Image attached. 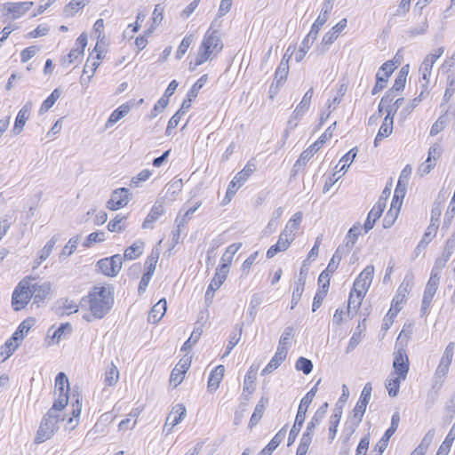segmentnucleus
<instances>
[{
  "label": "nucleus",
  "mask_w": 455,
  "mask_h": 455,
  "mask_svg": "<svg viewBox=\"0 0 455 455\" xmlns=\"http://www.w3.org/2000/svg\"><path fill=\"white\" fill-rule=\"evenodd\" d=\"M114 304V291L111 286H95L80 300L82 310L87 311L83 318L87 322L102 319Z\"/></svg>",
  "instance_id": "f257e3e1"
},
{
  "label": "nucleus",
  "mask_w": 455,
  "mask_h": 455,
  "mask_svg": "<svg viewBox=\"0 0 455 455\" xmlns=\"http://www.w3.org/2000/svg\"><path fill=\"white\" fill-rule=\"evenodd\" d=\"M222 43L217 31H207L199 48L195 62L191 61L189 69L194 71L197 66L207 61L212 54L216 55L222 50Z\"/></svg>",
  "instance_id": "f03ea898"
},
{
  "label": "nucleus",
  "mask_w": 455,
  "mask_h": 455,
  "mask_svg": "<svg viewBox=\"0 0 455 455\" xmlns=\"http://www.w3.org/2000/svg\"><path fill=\"white\" fill-rule=\"evenodd\" d=\"M61 409H54L52 406L46 415L44 417L36 435L35 437V443H42L50 439L59 428V422L63 420L60 411Z\"/></svg>",
  "instance_id": "7ed1b4c3"
},
{
  "label": "nucleus",
  "mask_w": 455,
  "mask_h": 455,
  "mask_svg": "<svg viewBox=\"0 0 455 455\" xmlns=\"http://www.w3.org/2000/svg\"><path fill=\"white\" fill-rule=\"evenodd\" d=\"M317 383H319V381ZM317 385L318 384L313 387L300 401L294 424L289 434L288 446L291 445L295 442L299 433L300 432L309 404L312 403L317 392Z\"/></svg>",
  "instance_id": "20e7f679"
},
{
  "label": "nucleus",
  "mask_w": 455,
  "mask_h": 455,
  "mask_svg": "<svg viewBox=\"0 0 455 455\" xmlns=\"http://www.w3.org/2000/svg\"><path fill=\"white\" fill-rule=\"evenodd\" d=\"M372 387L370 382L366 383L361 392L359 400L353 410V415L347 421V426L350 428V433L353 434L359 424L362 422L365 413L367 405L371 396Z\"/></svg>",
  "instance_id": "39448f33"
},
{
  "label": "nucleus",
  "mask_w": 455,
  "mask_h": 455,
  "mask_svg": "<svg viewBox=\"0 0 455 455\" xmlns=\"http://www.w3.org/2000/svg\"><path fill=\"white\" fill-rule=\"evenodd\" d=\"M33 293L29 290V276L23 278L15 287L12 296V306L15 311H20L29 303Z\"/></svg>",
  "instance_id": "423d86ee"
},
{
  "label": "nucleus",
  "mask_w": 455,
  "mask_h": 455,
  "mask_svg": "<svg viewBox=\"0 0 455 455\" xmlns=\"http://www.w3.org/2000/svg\"><path fill=\"white\" fill-rule=\"evenodd\" d=\"M68 379L64 372H60L55 378V394H58V398L53 403L54 409L63 410L67 406L68 403Z\"/></svg>",
  "instance_id": "0eeeda50"
},
{
  "label": "nucleus",
  "mask_w": 455,
  "mask_h": 455,
  "mask_svg": "<svg viewBox=\"0 0 455 455\" xmlns=\"http://www.w3.org/2000/svg\"><path fill=\"white\" fill-rule=\"evenodd\" d=\"M454 350H455V343L450 342L446 346V347L443 353V355L440 359V362L435 369V371L434 374V378L435 380H440L441 382H443L444 380V379L446 378V376L449 372L450 366L453 360Z\"/></svg>",
  "instance_id": "6e6552de"
},
{
  "label": "nucleus",
  "mask_w": 455,
  "mask_h": 455,
  "mask_svg": "<svg viewBox=\"0 0 455 455\" xmlns=\"http://www.w3.org/2000/svg\"><path fill=\"white\" fill-rule=\"evenodd\" d=\"M254 171L255 165L253 164L248 163L244 168L234 177V179L229 183L226 193V198H228V201L231 200V198L236 193L237 189L244 184V182L254 172Z\"/></svg>",
  "instance_id": "1a4fd4ad"
},
{
  "label": "nucleus",
  "mask_w": 455,
  "mask_h": 455,
  "mask_svg": "<svg viewBox=\"0 0 455 455\" xmlns=\"http://www.w3.org/2000/svg\"><path fill=\"white\" fill-rule=\"evenodd\" d=\"M123 258L120 254L101 259L97 266L101 273L107 276H116L122 268Z\"/></svg>",
  "instance_id": "9d476101"
},
{
  "label": "nucleus",
  "mask_w": 455,
  "mask_h": 455,
  "mask_svg": "<svg viewBox=\"0 0 455 455\" xmlns=\"http://www.w3.org/2000/svg\"><path fill=\"white\" fill-rule=\"evenodd\" d=\"M323 25L324 24L317 23V20H315L314 22V24L312 25L311 30L309 31L307 36L304 38V40L302 41V43L299 46V51L295 54V60L297 62H300L304 59L307 52L310 49L311 45L316 39L319 30L321 29V28Z\"/></svg>",
  "instance_id": "9b49d317"
},
{
  "label": "nucleus",
  "mask_w": 455,
  "mask_h": 455,
  "mask_svg": "<svg viewBox=\"0 0 455 455\" xmlns=\"http://www.w3.org/2000/svg\"><path fill=\"white\" fill-rule=\"evenodd\" d=\"M36 279L29 276V290L33 293L34 303L43 302L52 291V283L50 282L36 283Z\"/></svg>",
  "instance_id": "f8f14e48"
},
{
  "label": "nucleus",
  "mask_w": 455,
  "mask_h": 455,
  "mask_svg": "<svg viewBox=\"0 0 455 455\" xmlns=\"http://www.w3.org/2000/svg\"><path fill=\"white\" fill-rule=\"evenodd\" d=\"M129 201V189L126 188H120L112 192L110 199L107 202V208L112 211H116L126 206Z\"/></svg>",
  "instance_id": "ddd939ff"
},
{
  "label": "nucleus",
  "mask_w": 455,
  "mask_h": 455,
  "mask_svg": "<svg viewBox=\"0 0 455 455\" xmlns=\"http://www.w3.org/2000/svg\"><path fill=\"white\" fill-rule=\"evenodd\" d=\"M394 371L391 373L400 375V378L405 379L409 371V359L405 349L398 348L395 352V358L393 362Z\"/></svg>",
  "instance_id": "4468645a"
},
{
  "label": "nucleus",
  "mask_w": 455,
  "mask_h": 455,
  "mask_svg": "<svg viewBox=\"0 0 455 455\" xmlns=\"http://www.w3.org/2000/svg\"><path fill=\"white\" fill-rule=\"evenodd\" d=\"M186 413L187 409L182 403L173 406L166 419L164 429L168 427L167 432L170 433L175 426L181 422Z\"/></svg>",
  "instance_id": "2eb2a0df"
},
{
  "label": "nucleus",
  "mask_w": 455,
  "mask_h": 455,
  "mask_svg": "<svg viewBox=\"0 0 455 455\" xmlns=\"http://www.w3.org/2000/svg\"><path fill=\"white\" fill-rule=\"evenodd\" d=\"M191 364V357L181 359L179 363L172 371L170 377V384L174 387H178L183 380L186 371Z\"/></svg>",
  "instance_id": "dca6fc26"
},
{
  "label": "nucleus",
  "mask_w": 455,
  "mask_h": 455,
  "mask_svg": "<svg viewBox=\"0 0 455 455\" xmlns=\"http://www.w3.org/2000/svg\"><path fill=\"white\" fill-rule=\"evenodd\" d=\"M228 272H229V270L227 267V264H221L216 269V273H215L213 278L212 279V281L208 286V289L206 291V293H205L206 299L209 298L211 292L213 293L215 291H217L221 286V284L225 282Z\"/></svg>",
  "instance_id": "f3484780"
},
{
  "label": "nucleus",
  "mask_w": 455,
  "mask_h": 455,
  "mask_svg": "<svg viewBox=\"0 0 455 455\" xmlns=\"http://www.w3.org/2000/svg\"><path fill=\"white\" fill-rule=\"evenodd\" d=\"M386 208L385 202L382 201V198H379L376 204L372 207V209L368 213L367 219L363 225V229L365 233H368L371 229L373 228L375 222L380 218L384 210Z\"/></svg>",
  "instance_id": "a211bd4d"
},
{
  "label": "nucleus",
  "mask_w": 455,
  "mask_h": 455,
  "mask_svg": "<svg viewBox=\"0 0 455 455\" xmlns=\"http://www.w3.org/2000/svg\"><path fill=\"white\" fill-rule=\"evenodd\" d=\"M33 4V2L6 3L4 4V11L6 12L5 14H12V18L16 20L23 16Z\"/></svg>",
  "instance_id": "6ab92c4d"
},
{
  "label": "nucleus",
  "mask_w": 455,
  "mask_h": 455,
  "mask_svg": "<svg viewBox=\"0 0 455 455\" xmlns=\"http://www.w3.org/2000/svg\"><path fill=\"white\" fill-rule=\"evenodd\" d=\"M303 213L301 212H296L287 222L284 229L282 231L281 235L283 236L287 237L289 240L292 241L295 239L296 233L299 228L300 223L302 222Z\"/></svg>",
  "instance_id": "aec40b11"
},
{
  "label": "nucleus",
  "mask_w": 455,
  "mask_h": 455,
  "mask_svg": "<svg viewBox=\"0 0 455 455\" xmlns=\"http://www.w3.org/2000/svg\"><path fill=\"white\" fill-rule=\"evenodd\" d=\"M32 102L28 101L19 111L14 123V126L12 128V132L15 135H18L22 132L26 122L28 120L30 116Z\"/></svg>",
  "instance_id": "412c9836"
},
{
  "label": "nucleus",
  "mask_w": 455,
  "mask_h": 455,
  "mask_svg": "<svg viewBox=\"0 0 455 455\" xmlns=\"http://www.w3.org/2000/svg\"><path fill=\"white\" fill-rule=\"evenodd\" d=\"M410 281L407 280V277L403 281V283L400 284L397 293L394 297L392 300L393 306H395V308L396 311H400L403 308V305L406 300L407 296L410 292Z\"/></svg>",
  "instance_id": "4be33fe9"
},
{
  "label": "nucleus",
  "mask_w": 455,
  "mask_h": 455,
  "mask_svg": "<svg viewBox=\"0 0 455 455\" xmlns=\"http://www.w3.org/2000/svg\"><path fill=\"white\" fill-rule=\"evenodd\" d=\"M323 147L321 141L316 140L309 148L304 150L299 158L294 164L293 168L299 170L303 167L307 162Z\"/></svg>",
  "instance_id": "5701e85b"
},
{
  "label": "nucleus",
  "mask_w": 455,
  "mask_h": 455,
  "mask_svg": "<svg viewBox=\"0 0 455 455\" xmlns=\"http://www.w3.org/2000/svg\"><path fill=\"white\" fill-rule=\"evenodd\" d=\"M288 349H283V347L277 348L275 355L267 363V365L263 369L262 374H269L274 371L278 366L285 360L287 356Z\"/></svg>",
  "instance_id": "b1692460"
},
{
  "label": "nucleus",
  "mask_w": 455,
  "mask_h": 455,
  "mask_svg": "<svg viewBox=\"0 0 455 455\" xmlns=\"http://www.w3.org/2000/svg\"><path fill=\"white\" fill-rule=\"evenodd\" d=\"M225 372L223 365H218L210 373L207 388L210 392H214L218 389Z\"/></svg>",
  "instance_id": "393cba45"
},
{
  "label": "nucleus",
  "mask_w": 455,
  "mask_h": 455,
  "mask_svg": "<svg viewBox=\"0 0 455 455\" xmlns=\"http://www.w3.org/2000/svg\"><path fill=\"white\" fill-rule=\"evenodd\" d=\"M314 90L313 87L309 88L306 93L304 94L301 101L296 107L295 110L292 113V116L295 119H299L302 116L308 109L311 104V100L313 97Z\"/></svg>",
  "instance_id": "a878e982"
},
{
  "label": "nucleus",
  "mask_w": 455,
  "mask_h": 455,
  "mask_svg": "<svg viewBox=\"0 0 455 455\" xmlns=\"http://www.w3.org/2000/svg\"><path fill=\"white\" fill-rule=\"evenodd\" d=\"M167 310V302L164 299H160L151 308L148 314V321L153 323H158Z\"/></svg>",
  "instance_id": "bb28decb"
},
{
  "label": "nucleus",
  "mask_w": 455,
  "mask_h": 455,
  "mask_svg": "<svg viewBox=\"0 0 455 455\" xmlns=\"http://www.w3.org/2000/svg\"><path fill=\"white\" fill-rule=\"evenodd\" d=\"M164 212V205L162 204H158L157 202L154 204L151 211L148 214L145 219L142 228H153L154 223L158 220L160 216L163 215Z\"/></svg>",
  "instance_id": "cd10ccee"
},
{
  "label": "nucleus",
  "mask_w": 455,
  "mask_h": 455,
  "mask_svg": "<svg viewBox=\"0 0 455 455\" xmlns=\"http://www.w3.org/2000/svg\"><path fill=\"white\" fill-rule=\"evenodd\" d=\"M439 283L440 277H434L430 275L424 290L423 300L432 303L433 298L438 290Z\"/></svg>",
  "instance_id": "c85d7f7f"
},
{
  "label": "nucleus",
  "mask_w": 455,
  "mask_h": 455,
  "mask_svg": "<svg viewBox=\"0 0 455 455\" xmlns=\"http://www.w3.org/2000/svg\"><path fill=\"white\" fill-rule=\"evenodd\" d=\"M364 295L355 293V291H351L348 298V304H347V315L351 317H354L356 314L358 308L361 306L362 300L363 299Z\"/></svg>",
  "instance_id": "c756f323"
},
{
  "label": "nucleus",
  "mask_w": 455,
  "mask_h": 455,
  "mask_svg": "<svg viewBox=\"0 0 455 455\" xmlns=\"http://www.w3.org/2000/svg\"><path fill=\"white\" fill-rule=\"evenodd\" d=\"M402 380L403 379V378H400V375H395L394 373L389 374L386 381V388L388 392L389 396H397Z\"/></svg>",
  "instance_id": "7c9ffc66"
},
{
  "label": "nucleus",
  "mask_w": 455,
  "mask_h": 455,
  "mask_svg": "<svg viewBox=\"0 0 455 455\" xmlns=\"http://www.w3.org/2000/svg\"><path fill=\"white\" fill-rule=\"evenodd\" d=\"M342 416V409L339 408L334 411L329 419V439L334 440L338 432V427Z\"/></svg>",
  "instance_id": "2f4dec72"
},
{
  "label": "nucleus",
  "mask_w": 455,
  "mask_h": 455,
  "mask_svg": "<svg viewBox=\"0 0 455 455\" xmlns=\"http://www.w3.org/2000/svg\"><path fill=\"white\" fill-rule=\"evenodd\" d=\"M442 213V206H441V193L439 194L436 201L434 203V205L431 210V220L429 224V229L435 230L438 229L439 227V219Z\"/></svg>",
  "instance_id": "473e14b6"
},
{
  "label": "nucleus",
  "mask_w": 455,
  "mask_h": 455,
  "mask_svg": "<svg viewBox=\"0 0 455 455\" xmlns=\"http://www.w3.org/2000/svg\"><path fill=\"white\" fill-rule=\"evenodd\" d=\"M144 243L140 240L134 242L124 253V259L132 260L137 259L143 253Z\"/></svg>",
  "instance_id": "72a5a7b5"
},
{
  "label": "nucleus",
  "mask_w": 455,
  "mask_h": 455,
  "mask_svg": "<svg viewBox=\"0 0 455 455\" xmlns=\"http://www.w3.org/2000/svg\"><path fill=\"white\" fill-rule=\"evenodd\" d=\"M437 229L431 230L429 227H427L422 239L419 241L418 245L414 250L415 257H418L427 246V244L431 242V240L436 235Z\"/></svg>",
  "instance_id": "f704fd0d"
},
{
  "label": "nucleus",
  "mask_w": 455,
  "mask_h": 455,
  "mask_svg": "<svg viewBox=\"0 0 455 455\" xmlns=\"http://www.w3.org/2000/svg\"><path fill=\"white\" fill-rule=\"evenodd\" d=\"M164 11V8L161 4H156L155 6V9H154L153 14H152V23H151L149 28L146 31L147 35H150L153 31H155L156 28H157V26L163 21Z\"/></svg>",
  "instance_id": "c9c22d12"
},
{
  "label": "nucleus",
  "mask_w": 455,
  "mask_h": 455,
  "mask_svg": "<svg viewBox=\"0 0 455 455\" xmlns=\"http://www.w3.org/2000/svg\"><path fill=\"white\" fill-rule=\"evenodd\" d=\"M267 403V400H265L262 397L257 403V405L254 409V411L251 417L250 422H249V427L251 428L253 427L254 426H256L259 423V421L261 419Z\"/></svg>",
  "instance_id": "e433bc0d"
},
{
  "label": "nucleus",
  "mask_w": 455,
  "mask_h": 455,
  "mask_svg": "<svg viewBox=\"0 0 455 455\" xmlns=\"http://www.w3.org/2000/svg\"><path fill=\"white\" fill-rule=\"evenodd\" d=\"M140 415V411L138 409L132 410L125 419H123L119 425L118 429L120 431H124L126 429H132L137 424V418Z\"/></svg>",
  "instance_id": "4c0bfd02"
},
{
  "label": "nucleus",
  "mask_w": 455,
  "mask_h": 455,
  "mask_svg": "<svg viewBox=\"0 0 455 455\" xmlns=\"http://www.w3.org/2000/svg\"><path fill=\"white\" fill-rule=\"evenodd\" d=\"M100 60H95L94 59V56H92V54H91L90 58L87 60L86 61V64L84 68V75L88 73L89 71L91 72V75L88 76V79L87 81L84 80V78L82 76L81 77V83L84 84V82H85V84H89L94 75V72L95 70L99 68L100 62Z\"/></svg>",
  "instance_id": "58836bf2"
},
{
  "label": "nucleus",
  "mask_w": 455,
  "mask_h": 455,
  "mask_svg": "<svg viewBox=\"0 0 455 455\" xmlns=\"http://www.w3.org/2000/svg\"><path fill=\"white\" fill-rule=\"evenodd\" d=\"M119 379V371L117 367L111 363L105 373V385L108 387L115 386Z\"/></svg>",
  "instance_id": "ea45409f"
},
{
  "label": "nucleus",
  "mask_w": 455,
  "mask_h": 455,
  "mask_svg": "<svg viewBox=\"0 0 455 455\" xmlns=\"http://www.w3.org/2000/svg\"><path fill=\"white\" fill-rule=\"evenodd\" d=\"M59 240V235H54L45 244V246L38 251L39 264L44 261L52 252V250Z\"/></svg>",
  "instance_id": "a19ab883"
},
{
  "label": "nucleus",
  "mask_w": 455,
  "mask_h": 455,
  "mask_svg": "<svg viewBox=\"0 0 455 455\" xmlns=\"http://www.w3.org/2000/svg\"><path fill=\"white\" fill-rule=\"evenodd\" d=\"M90 0H72L64 8L67 16H74L79 10L88 4Z\"/></svg>",
  "instance_id": "79ce46f5"
},
{
  "label": "nucleus",
  "mask_w": 455,
  "mask_h": 455,
  "mask_svg": "<svg viewBox=\"0 0 455 455\" xmlns=\"http://www.w3.org/2000/svg\"><path fill=\"white\" fill-rule=\"evenodd\" d=\"M288 74V60H282L275 73V83L282 84L286 80Z\"/></svg>",
  "instance_id": "37998d69"
},
{
  "label": "nucleus",
  "mask_w": 455,
  "mask_h": 455,
  "mask_svg": "<svg viewBox=\"0 0 455 455\" xmlns=\"http://www.w3.org/2000/svg\"><path fill=\"white\" fill-rule=\"evenodd\" d=\"M160 256V250L158 248H153L150 254L148 255L146 260L147 272L151 275H154L157 261Z\"/></svg>",
  "instance_id": "c03bdc74"
},
{
  "label": "nucleus",
  "mask_w": 455,
  "mask_h": 455,
  "mask_svg": "<svg viewBox=\"0 0 455 455\" xmlns=\"http://www.w3.org/2000/svg\"><path fill=\"white\" fill-rule=\"evenodd\" d=\"M434 64L431 63L429 60L424 59L422 61L420 67H419V73L421 75L422 79L425 81V84H423L424 90L427 89V84H429V78L431 76V71Z\"/></svg>",
  "instance_id": "a18cd8bd"
},
{
  "label": "nucleus",
  "mask_w": 455,
  "mask_h": 455,
  "mask_svg": "<svg viewBox=\"0 0 455 455\" xmlns=\"http://www.w3.org/2000/svg\"><path fill=\"white\" fill-rule=\"evenodd\" d=\"M72 330V325L69 323H61L60 327L54 331L52 339L58 343L61 339L70 335Z\"/></svg>",
  "instance_id": "49530a36"
},
{
  "label": "nucleus",
  "mask_w": 455,
  "mask_h": 455,
  "mask_svg": "<svg viewBox=\"0 0 455 455\" xmlns=\"http://www.w3.org/2000/svg\"><path fill=\"white\" fill-rule=\"evenodd\" d=\"M241 246H242L241 243H232L227 248L226 251L222 255V258H221V260L223 262L222 264H227V267L228 269H229V266L232 263V259H233L234 255L239 251Z\"/></svg>",
  "instance_id": "de8ad7c7"
},
{
  "label": "nucleus",
  "mask_w": 455,
  "mask_h": 455,
  "mask_svg": "<svg viewBox=\"0 0 455 455\" xmlns=\"http://www.w3.org/2000/svg\"><path fill=\"white\" fill-rule=\"evenodd\" d=\"M334 2H335V0H324L323 6H322L321 12H320L319 16L317 17V19L315 20H317V23L324 24L327 21V20L329 18V14L333 8Z\"/></svg>",
  "instance_id": "09e8293b"
},
{
  "label": "nucleus",
  "mask_w": 455,
  "mask_h": 455,
  "mask_svg": "<svg viewBox=\"0 0 455 455\" xmlns=\"http://www.w3.org/2000/svg\"><path fill=\"white\" fill-rule=\"evenodd\" d=\"M243 323L241 324H237L235 326V330L238 331L237 333H233L230 338H229V340H228V347H227V351L224 353L223 356H227L230 354L231 350L238 344L240 339H241V336H242V333H243Z\"/></svg>",
  "instance_id": "8fccbe9b"
},
{
  "label": "nucleus",
  "mask_w": 455,
  "mask_h": 455,
  "mask_svg": "<svg viewBox=\"0 0 455 455\" xmlns=\"http://www.w3.org/2000/svg\"><path fill=\"white\" fill-rule=\"evenodd\" d=\"M426 90H422L419 95L410 101V103L401 111L400 115L403 118H406L413 109L419 104L423 100Z\"/></svg>",
  "instance_id": "3c124183"
},
{
  "label": "nucleus",
  "mask_w": 455,
  "mask_h": 455,
  "mask_svg": "<svg viewBox=\"0 0 455 455\" xmlns=\"http://www.w3.org/2000/svg\"><path fill=\"white\" fill-rule=\"evenodd\" d=\"M393 116H390V110L388 111V115H386L384 121L379 130L378 132L380 135H384L385 137H388L393 132Z\"/></svg>",
  "instance_id": "603ef678"
},
{
  "label": "nucleus",
  "mask_w": 455,
  "mask_h": 455,
  "mask_svg": "<svg viewBox=\"0 0 455 455\" xmlns=\"http://www.w3.org/2000/svg\"><path fill=\"white\" fill-rule=\"evenodd\" d=\"M31 328V324L28 321H23L12 334V338L15 340V342L21 341L24 339V336L28 332Z\"/></svg>",
  "instance_id": "864d4df0"
},
{
  "label": "nucleus",
  "mask_w": 455,
  "mask_h": 455,
  "mask_svg": "<svg viewBox=\"0 0 455 455\" xmlns=\"http://www.w3.org/2000/svg\"><path fill=\"white\" fill-rule=\"evenodd\" d=\"M79 240L80 239L78 235L71 237L62 249V251L60 254V258L70 256L76 251Z\"/></svg>",
  "instance_id": "5fc2aeb1"
},
{
  "label": "nucleus",
  "mask_w": 455,
  "mask_h": 455,
  "mask_svg": "<svg viewBox=\"0 0 455 455\" xmlns=\"http://www.w3.org/2000/svg\"><path fill=\"white\" fill-rule=\"evenodd\" d=\"M203 333V329L201 327H196L192 331L189 339L183 344L181 350H188L192 347L200 339Z\"/></svg>",
  "instance_id": "6e6d98bb"
},
{
  "label": "nucleus",
  "mask_w": 455,
  "mask_h": 455,
  "mask_svg": "<svg viewBox=\"0 0 455 455\" xmlns=\"http://www.w3.org/2000/svg\"><path fill=\"white\" fill-rule=\"evenodd\" d=\"M208 75H203L190 88L187 97H192L196 99L201 88L207 83Z\"/></svg>",
  "instance_id": "4d7b16f0"
},
{
  "label": "nucleus",
  "mask_w": 455,
  "mask_h": 455,
  "mask_svg": "<svg viewBox=\"0 0 455 455\" xmlns=\"http://www.w3.org/2000/svg\"><path fill=\"white\" fill-rule=\"evenodd\" d=\"M406 77L407 72L404 71V68H403L396 76L395 83L390 90H392L394 92L403 91L405 86Z\"/></svg>",
  "instance_id": "13d9d810"
},
{
  "label": "nucleus",
  "mask_w": 455,
  "mask_h": 455,
  "mask_svg": "<svg viewBox=\"0 0 455 455\" xmlns=\"http://www.w3.org/2000/svg\"><path fill=\"white\" fill-rule=\"evenodd\" d=\"M362 228H363L360 223L354 224V226L348 230L344 242H352L354 247L358 236L361 235Z\"/></svg>",
  "instance_id": "bf43d9fd"
},
{
  "label": "nucleus",
  "mask_w": 455,
  "mask_h": 455,
  "mask_svg": "<svg viewBox=\"0 0 455 455\" xmlns=\"http://www.w3.org/2000/svg\"><path fill=\"white\" fill-rule=\"evenodd\" d=\"M298 371H301L304 374H309L313 370V363L305 357H299L295 365Z\"/></svg>",
  "instance_id": "052dcab7"
},
{
  "label": "nucleus",
  "mask_w": 455,
  "mask_h": 455,
  "mask_svg": "<svg viewBox=\"0 0 455 455\" xmlns=\"http://www.w3.org/2000/svg\"><path fill=\"white\" fill-rule=\"evenodd\" d=\"M455 92V76L452 75L447 77V87L443 95V103H447Z\"/></svg>",
  "instance_id": "680f3d73"
},
{
  "label": "nucleus",
  "mask_w": 455,
  "mask_h": 455,
  "mask_svg": "<svg viewBox=\"0 0 455 455\" xmlns=\"http://www.w3.org/2000/svg\"><path fill=\"white\" fill-rule=\"evenodd\" d=\"M19 343L15 342L14 339L11 337L9 339L5 341L4 346H2L1 349L4 350L5 353V355L2 359V362L5 361L7 358H9L12 353L18 348Z\"/></svg>",
  "instance_id": "e2e57ef3"
},
{
  "label": "nucleus",
  "mask_w": 455,
  "mask_h": 455,
  "mask_svg": "<svg viewBox=\"0 0 455 455\" xmlns=\"http://www.w3.org/2000/svg\"><path fill=\"white\" fill-rule=\"evenodd\" d=\"M370 286V283L358 275L354 283L352 290L355 291V293L365 295Z\"/></svg>",
  "instance_id": "0e129e2a"
},
{
  "label": "nucleus",
  "mask_w": 455,
  "mask_h": 455,
  "mask_svg": "<svg viewBox=\"0 0 455 455\" xmlns=\"http://www.w3.org/2000/svg\"><path fill=\"white\" fill-rule=\"evenodd\" d=\"M293 335V328L289 326L286 327L280 338L279 345L277 348L283 347V349H287V347L291 344V339Z\"/></svg>",
  "instance_id": "69168bd1"
},
{
  "label": "nucleus",
  "mask_w": 455,
  "mask_h": 455,
  "mask_svg": "<svg viewBox=\"0 0 455 455\" xmlns=\"http://www.w3.org/2000/svg\"><path fill=\"white\" fill-rule=\"evenodd\" d=\"M193 39H194L193 35L186 36L182 39V41L177 50V52H176L177 59H181L183 57V55L187 52L188 47L190 46L191 43L193 42Z\"/></svg>",
  "instance_id": "338daca9"
},
{
  "label": "nucleus",
  "mask_w": 455,
  "mask_h": 455,
  "mask_svg": "<svg viewBox=\"0 0 455 455\" xmlns=\"http://www.w3.org/2000/svg\"><path fill=\"white\" fill-rule=\"evenodd\" d=\"M126 220L125 216H122L120 214L116 215L114 220H112L108 225V229L110 232H121L124 229V228L121 225Z\"/></svg>",
  "instance_id": "774afa93"
}]
</instances>
